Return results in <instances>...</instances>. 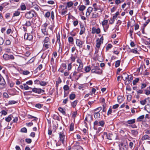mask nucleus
Returning a JSON list of instances; mask_svg holds the SVG:
<instances>
[{
  "label": "nucleus",
  "mask_w": 150,
  "mask_h": 150,
  "mask_svg": "<svg viewBox=\"0 0 150 150\" xmlns=\"http://www.w3.org/2000/svg\"><path fill=\"white\" fill-rule=\"evenodd\" d=\"M64 143H62V142L59 140L57 142H56L55 141H53L52 144L53 146H51L53 148V149L56 150L57 149H60L61 148V146L64 144Z\"/></svg>",
  "instance_id": "1"
},
{
  "label": "nucleus",
  "mask_w": 150,
  "mask_h": 150,
  "mask_svg": "<svg viewBox=\"0 0 150 150\" xmlns=\"http://www.w3.org/2000/svg\"><path fill=\"white\" fill-rule=\"evenodd\" d=\"M79 144V143L76 142L71 147L69 146L67 148V150H83L82 147Z\"/></svg>",
  "instance_id": "2"
},
{
  "label": "nucleus",
  "mask_w": 150,
  "mask_h": 150,
  "mask_svg": "<svg viewBox=\"0 0 150 150\" xmlns=\"http://www.w3.org/2000/svg\"><path fill=\"white\" fill-rule=\"evenodd\" d=\"M37 13L33 10H31L27 12L25 14L26 18L29 19L32 18L33 17H36Z\"/></svg>",
  "instance_id": "3"
},
{
  "label": "nucleus",
  "mask_w": 150,
  "mask_h": 150,
  "mask_svg": "<svg viewBox=\"0 0 150 150\" xmlns=\"http://www.w3.org/2000/svg\"><path fill=\"white\" fill-rule=\"evenodd\" d=\"M93 10H94L95 11H97L98 10H100V11L99 12L101 14L102 13V12L104 10V9L100 4L97 5L96 3H94L93 4Z\"/></svg>",
  "instance_id": "4"
},
{
  "label": "nucleus",
  "mask_w": 150,
  "mask_h": 150,
  "mask_svg": "<svg viewBox=\"0 0 150 150\" xmlns=\"http://www.w3.org/2000/svg\"><path fill=\"white\" fill-rule=\"evenodd\" d=\"M32 91L35 93H37L39 94H43L45 92V90L42 89L40 88H32Z\"/></svg>",
  "instance_id": "5"
},
{
  "label": "nucleus",
  "mask_w": 150,
  "mask_h": 150,
  "mask_svg": "<svg viewBox=\"0 0 150 150\" xmlns=\"http://www.w3.org/2000/svg\"><path fill=\"white\" fill-rule=\"evenodd\" d=\"M51 15V17L52 21H53L54 18V12L53 11H52L50 13L49 11L47 12L45 15V17L49 18Z\"/></svg>",
  "instance_id": "6"
},
{
  "label": "nucleus",
  "mask_w": 150,
  "mask_h": 150,
  "mask_svg": "<svg viewBox=\"0 0 150 150\" xmlns=\"http://www.w3.org/2000/svg\"><path fill=\"white\" fill-rule=\"evenodd\" d=\"M102 108L101 107H98L96 109H95V111H96L97 110H99L97 112H94V117L95 119H98L100 117V114L99 112L101 110Z\"/></svg>",
  "instance_id": "7"
},
{
  "label": "nucleus",
  "mask_w": 150,
  "mask_h": 150,
  "mask_svg": "<svg viewBox=\"0 0 150 150\" xmlns=\"http://www.w3.org/2000/svg\"><path fill=\"white\" fill-rule=\"evenodd\" d=\"M76 46L78 47L79 49L82 47L84 43V41L81 40L79 39H76Z\"/></svg>",
  "instance_id": "8"
},
{
  "label": "nucleus",
  "mask_w": 150,
  "mask_h": 150,
  "mask_svg": "<svg viewBox=\"0 0 150 150\" xmlns=\"http://www.w3.org/2000/svg\"><path fill=\"white\" fill-rule=\"evenodd\" d=\"M103 36L101 37L99 39L97 40L96 47H97V48L99 49L100 48L101 44L103 43Z\"/></svg>",
  "instance_id": "9"
},
{
  "label": "nucleus",
  "mask_w": 150,
  "mask_h": 150,
  "mask_svg": "<svg viewBox=\"0 0 150 150\" xmlns=\"http://www.w3.org/2000/svg\"><path fill=\"white\" fill-rule=\"evenodd\" d=\"M59 140L62 142V143H64L65 139V136L63 132H60L59 133Z\"/></svg>",
  "instance_id": "10"
},
{
  "label": "nucleus",
  "mask_w": 150,
  "mask_h": 150,
  "mask_svg": "<svg viewBox=\"0 0 150 150\" xmlns=\"http://www.w3.org/2000/svg\"><path fill=\"white\" fill-rule=\"evenodd\" d=\"M57 40L56 42H58V43L59 44V51H60V49H61V51L62 52V48L61 47V43L60 42V36L59 33L57 35Z\"/></svg>",
  "instance_id": "11"
},
{
  "label": "nucleus",
  "mask_w": 150,
  "mask_h": 150,
  "mask_svg": "<svg viewBox=\"0 0 150 150\" xmlns=\"http://www.w3.org/2000/svg\"><path fill=\"white\" fill-rule=\"evenodd\" d=\"M93 9V8L91 7H88L87 9L86 10V16L88 18L89 16H90L91 13Z\"/></svg>",
  "instance_id": "12"
},
{
  "label": "nucleus",
  "mask_w": 150,
  "mask_h": 150,
  "mask_svg": "<svg viewBox=\"0 0 150 150\" xmlns=\"http://www.w3.org/2000/svg\"><path fill=\"white\" fill-rule=\"evenodd\" d=\"M103 135L104 136H106L107 139H108L111 140L112 139L113 135L111 133H109L108 134L106 132H104L103 133Z\"/></svg>",
  "instance_id": "13"
},
{
  "label": "nucleus",
  "mask_w": 150,
  "mask_h": 150,
  "mask_svg": "<svg viewBox=\"0 0 150 150\" xmlns=\"http://www.w3.org/2000/svg\"><path fill=\"white\" fill-rule=\"evenodd\" d=\"M92 18H95L99 17L100 15L97 12V11H95L94 10H93V12L92 13Z\"/></svg>",
  "instance_id": "14"
},
{
  "label": "nucleus",
  "mask_w": 150,
  "mask_h": 150,
  "mask_svg": "<svg viewBox=\"0 0 150 150\" xmlns=\"http://www.w3.org/2000/svg\"><path fill=\"white\" fill-rule=\"evenodd\" d=\"M100 30L99 28L96 29L95 27H93L92 29L91 33L93 34H94L96 33L97 34H98L100 33Z\"/></svg>",
  "instance_id": "15"
},
{
  "label": "nucleus",
  "mask_w": 150,
  "mask_h": 150,
  "mask_svg": "<svg viewBox=\"0 0 150 150\" xmlns=\"http://www.w3.org/2000/svg\"><path fill=\"white\" fill-rule=\"evenodd\" d=\"M91 72L92 73H95L98 74H100L102 73V70H99L98 71L97 70H95L94 69H92L91 70Z\"/></svg>",
  "instance_id": "16"
},
{
  "label": "nucleus",
  "mask_w": 150,
  "mask_h": 150,
  "mask_svg": "<svg viewBox=\"0 0 150 150\" xmlns=\"http://www.w3.org/2000/svg\"><path fill=\"white\" fill-rule=\"evenodd\" d=\"M43 49H44V50H46L48 49L49 48V46L50 45V43H45L43 42Z\"/></svg>",
  "instance_id": "17"
},
{
  "label": "nucleus",
  "mask_w": 150,
  "mask_h": 150,
  "mask_svg": "<svg viewBox=\"0 0 150 150\" xmlns=\"http://www.w3.org/2000/svg\"><path fill=\"white\" fill-rule=\"evenodd\" d=\"M133 79V77L132 75H128L127 81H126V82L127 83V84L130 83Z\"/></svg>",
  "instance_id": "18"
},
{
  "label": "nucleus",
  "mask_w": 150,
  "mask_h": 150,
  "mask_svg": "<svg viewBox=\"0 0 150 150\" xmlns=\"http://www.w3.org/2000/svg\"><path fill=\"white\" fill-rule=\"evenodd\" d=\"M86 8V6L83 5H80L78 7L79 10L81 11H83L85 10Z\"/></svg>",
  "instance_id": "19"
},
{
  "label": "nucleus",
  "mask_w": 150,
  "mask_h": 150,
  "mask_svg": "<svg viewBox=\"0 0 150 150\" xmlns=\"http://www.w3.org/2000/svg\"><path fill=\"white\" fill-rule=\"evenodd\" d=\"M128 75L126 73H124L122 75V77L123 80L124 81H126L127 80L128 77Z\"/></svg>",
  "instance_id": "20"
},
{
  "label": "nucleus",
  "mask_w": 150,
  "mask_h": 150,
  "mask_svg": "<svg viewBox=\"0 0 150 150\" xmlns=\"http://www.w3.org/2000/svg\"><path fill=\"white\" fill-rule=\"evenodd\" d=\"M135 119H133L127 120L126 122V123L129 125H131L134 123L135 122Z\"/></svg>",
  "instance_id": "21"
},
{
  "label": "nucleus",
  "mask_w": 150,
  "mask_h": 150,
  "mask_svg": "<svg viewBox=\"0 0 150 150\" xmlns=\"http://www.w3.org/2000/svg\"><path fill=\"white\" fill-rule=\"evenodd\" d=\"M85 31V28L83 26H81V30L79 33V34L80 35H82L83 34L84 32Z\"/></svg>",
  "instance_id": "22"
},
{
  "label": "nucleus",
  "mask_w": 150,
  "mask_h": 150,
  "mask_svg": "<svg viewBox=\"0 0 150 150\" xmlns=\"http://www.w3.org/2000/svg\"><path fill=\"white\" fill-rule=\"evenodd\" d=\"M41 31L42 33L45 35H47L48 33L47 31V28H43L41 29Z\"/></svg>",
  "instance_id": "23"
},
{
  "label": "nucleus",
  "mask_w": 150,
  "mask_h": 150,
  "mask_svg": "<svg viewBox=\"0 0 150 150\" xmlns=\"http://www.w3.org/2000/svg\"><path fill=\"white\" fill-rule=\"evenodd\" d=\"M74 4L73 3L72 1H69L67 3V6L66 8H70Z\"/></svg>",
  "instance_id": "24"
},
{
  "label": "nucleus",
  "mask_w": 150,
  "mask_h": 150,
  "mask_svg": "<svg viewBox=\"0 0 150 150\" xmlns=\"http://www.w3.org/2000/svg\"><path fill=\"white\" fill-rule=\"evenodd\" d=\"M83 64H79V65L77 68V71L79 72L81 71L82 69L83 68Z\"/></svg>",
  "instance_id": "25"
},
{
  "label": "nucleus",
  "mask_w": 150,
  "mask_h": 150,
  "mask_svg": "<svg viewBox=\"0 0 150 150\" xmlns=\"http://www.w3.org/2000/svg\"><path fill=\"white\" fill-rule=\"evenodd\" d=\"M43 42L45 43H50V39L49 37H46L43 40Z\"/></svg>",
  "instance_id": "26"
},
{
  "label": "nucleus",
  "mask_w": 150,
  "mask_h": 150,
  "mask_svg": "<svg viewBox=\"0 0 150 150\" xmlns=\"http://www.w3.org/2000/svg\"><path fill=\"white\" fill-rule=\"evenodd\" d=\"M20 14V12L16 11H14L13 13V17H14L16 16H19Z\"/></svg>",
  "instance_id": "27"
},
{
  "label": "nucleus",
  "mask_w": 150,
  "mask_h": 150,
  "mask_svg": "<svg viewBox=\"0 0 150 150\" xmlns=\"http://www.w3.org/2000/svg\"><path fill=\"white\" fill-rule=\"evenodd\" d=\"M23 85L24 86V88L25 90H27L32 89V88L29 87L27 85V84H26V83H23Z\"/></svg>",
  "instance_id": "28"
},
{
  "label": "nucleus",
  "mask_w": 150,
  "mask_h": 150,
  "mask_svg": "<svg viewBox=\"0 0 150 150\" xmlns=\"http://www.w3.org/2000/svg\"><path fill=\"white\" fill-rule=\"evenodd\" d=\"M68 40L69 42L70 43H71V44H73L74 43V39L71 36H70L68 38Z\"/></svg>",
  "instance_id": "29"
},
{
  "label": "nucleus",
  "mask_w": 150,
  "mask_h": 150,
  "mask_svg": "<svg viewBox=\"0 0 150 150\" xmlns=\"http://www.w3.org/2000/svg\"><path fill=\"white\" fill-rule=\"evenodd\" d=\"M20 8L21 10H25L26 9V7L24 3H22L21 4Z\"/></svg>",
  "instance_id": "30"
},
{
  "label": "nucleus",
  "mask_w": 150,
  "mask_h": 150,
  "mask_svg": "<svg viewBox=\"0 0 150 150\" xmlns=\"http://www.w3.org/2000/svg\"><path fill=\"white\" fill-rule=\"evenodd\" d=\"M131 133L134 135L136 136L138 134V132L136 130H132L131 131Z\"/></svg>",
  "instance_id": "31"
},
{
  "label": "nucleus",
  "mask_w": 150,
  "mask_h": 150,
  "mask_svg": "<svg viewBox=\"0 0 150 150\" xmlns=\"http://www.w3.org/2000/svg\"><path fill=\"white\" fill-rule=\"evenodd\" d=\"M105 124V123L104 121L101 120L99 122L98 126H100L101 127H104Z\"/></svg>",
  "instance_id": "32"
},
{
  "label": "nucleus",
  "mask_w": 150,
  "mask_h": 150,
  "mask_svg": "<svg viewBox=\"0 0 150 150\" xmlns=\"http://www.w3.org/2000/svg\"><path fill=\"white\" fill-rule=\"evenodd\" d=\"M75 95L74 93H71L69 95V98L70 100H74L75 98Z\"/></svg>",
  "instance_id": "33"
},
{
  "label": "nucleus",
  "mask_w": 150,
  "mask_h": 150,
  "mask_svg": "<svg viewBox=\"0 0 150 150\" xmlns=\"http://www.w3.org/2000/svg\"><path fill=\"white\" fill-rule=\"evenodd\" d=\"M78 101L75 100L71 104V106L74 108L77 104Z\"/></svg>",
  "instance_id": "34"
},
{
  "label": "nucleus",
  "mask_w": 150,
  "mask_h": 150,
  "mask_svg": "<svg viewBox=\"0 0 150 150\" xmlns=\"http://www.w3.org/2000/svg\"><path fill=\"white\" fill-rule=\"evenodd\" d=\"M139 81V79L138 78H135L133 81V85H135Z\"/></svg>",
  "instance_id": "35"
},
{
  "label": "nucleus",
  "mask_w": 150,
  "mask_h": 150,
  "mask_svg": "<svg viewBox=\"0 0 150 150\" xmlns=\"http://www.w3.org/2000/svg\"><path fill=\"white\" fill-rule=\"evenodd\" d=\"M3 57L6 60H9V55L7 54H4L3 55Z\"/></svg>",
  "instance_id": "36"
},
{
  "label": "nucleus",
  "mask_w": 150,
  "mask_h": 150,
  "mask_svg": "<svg viewBox=\"0 0 150 150\" xmlns=\"http://www.w3.org/2000/svg\"><path fill=\"white\" fill-rule=\"evenodd\" d=\"M91 70V68L89 66H87L85 67V71L86 72H89Z\"/></svg>",
  "instance_id": "37"
},
{
  "label": "nucleus",
  "mask_w": 150,
  "mask_h": 150,
  "mask_svg": "<svg viewBox=\"0 0 150 150\" xmlns=\"http://www.w3.org/2000/svg\"><path fill=\"white\" fill-rule=\"evenodd\" d=\"M59 111L61 112L63 115H65L66 114L64 110L61 107H59L58 108Z\"/></svg>",
  "instance_id": "38"
},
{
  "label": "nucleus",
  "mask_w": 150,
  "mask_h": 150,
  "mask_svg": "<svg viewBox=\"0 0 150 150\" xmlns=\"http://www.w3.org/2000/svg\"><path fill=\"white\" fill-rule=\"evenodd\" d=\"M120 60H118L115 62V66L116 67H118L120 64Z\"/></svg>",
  "instance_id": "39"
},
{
  "label": "nucleus",
  "mask_w": 150,
  "mask_h": 150,
  "mask_svg": "<svg viewBox=\"0 0 150 150\" xmlns=\"http://www.w3.org/2000/svg\"><path fill=\"white\" fill-rule=\"evenodd\" d=\"M142 140H145L149 139V136L147 134H145L143 136L142 138Z\"/></svg>",
  "instance_id": "40"
},
{
  "label": "nucleus",
  "mask_w": 150,
  "mask_h": 150,
  "mask_svg": "<svg viewBox=\"0 0 150 150\" xmlns=\"http://www.w3.org/2000/svg\"><path fill=\"white\" fill-rule=\"evenodd\" d=\"M53 118L54 119L57 120L58 121L60 120L59 117L57 115L54 114L53 116Z\"/></svg>",
  "instance_id": "41"
},
{
  "label": "nucleus",
  "mask_w": 150,
  "mask_h": 150,
  "mask_svg": "<svg viewBox=\"0 0 150 150\" xmlns=\"http://www.w3.org/2000/svg\"><path fill=\"white\" fill-rule=\"evenodd\" d=\"M144 115H142L141 116H140L137 119V120L138 121H140L142 120L144 118Z\"/></svg>",
  "instance_id": "42"
},
{
  "label": "nucleus",
  "mask_w": 150,
  "mask_h": 150,
  "mask_svg": "<svg viewBox=\"0 0 150 150\" xmlns=\"http://www.w3.org/2000/svg\"><path fill=\"white\" fill-rule=\"evenodd\" d=\"M11 116L9 115L7 117L5 118V120L7 122H9L11 120Z\"/></svg>",
  "instance_id": "43"
},
{
  "label": "nucleus",
  "mask_w": 150,
  "mask_h": 150,
  "mask_svg": "<svg viewBox=\"0 0 150 150\" xmlns=\"http://www.w3.org/2000/svg\"><path fill=\"white\" fill-rule=\"evenodd\" d=\"M47 82L45 81H40V84L42 86H44L47 85Z\"/></svg>",
  "instance_id": "44"
},
{
  "label": "nucleus",
  "mask_w": 150,
  "mask_h": 150,
  "mask_svg": "<svg viewBox=\"0 0 150 150\" xmlns=\"http://www.w3.org/2000/svg\"><path fill=\"white\" fill-rule=\"evenodd\" d=\"M52 142H53V141L51 142H47V145H48V147L49 148H51L52 149H53V148H52V147H51V146H53L52 144Z\"/></svg>",
  "instance_id": "45"
},
{
  "label": "nucleus",
  "mask_w": 150,
  "mask_h": 150,
  "mask_svg": "<svg viewBox=\"0 0 150 150\" xmlns=\"http://www.w3.org/2000/svg\"><path fill=\"white\" fill-rule=\"evenodd\" d=\"M74 124L73 123H71L69 127V129L70 131H72L74 129Z\"/></svg>",
  "instance_id": "46"
},
{
  "label": "nucleus",
  "mask_w": 150,
  "mask_h": 150,
  "mask_svg": "<svg viewBox=\"0 0 150 150\" xmlns=\"http://www.w3.org/2000/svg\"><path fill=\"white\" fill-rule=\"evenodd\" d=\"M63 89L64 91H67L69 90V87L68 85H65L63 87Z\"/></svg>",
  "instance_id": "47"
},
{
  "label": "nucleus",
  "mask_w": 150,
  "mask_h": 150,
  "mask_svg": "<svg viewBox=\"0 0 150 150\" xmlns=\"http://www.w3.org/2000/svg\"><path fill=\"white\" fill-rule=\"evenodd\" d=\"M137 94H143L144 93V91L142 89L137 90Z\"/></svg>",
  "instance_id": "48"
},
{
  "label": "nucleus",
  "mask_w": 150,
  "mask_h": 150,
  "mask_svg": "<svg viewBox=\"0 0 150 150\" xmlns=\"http://www.w3.org/2000/svg\"><path fill=\"white\" fill-rule=\"evenodd\" d=\"M145 99L144 100H141L140 101V104L142 105H144L145 104L146 102V100L147 99Z\"/></svg>",
  "instance_id": "49"
},
{
  "label": "nucleus",
  "mask_w": 150,
  "mask_h": 150,
  "mask_svg": "<svg viewBox=\"0 0 150 150\" xmlns=\"http://www.w3.org/2000/svg\"><path fill=\"white\" fill-rule=\"evenodd\" d=\"M17 102H16L14 100H9L8 101V104L10 105L16 103Z\"/></svg>",
  "instance_id": "50"
},
{
  "label": "nucleus",
  "mask_w": 150,
  "mask_h": 150,
  "mask_svg": "<svg viewBox=\"0 0 150 150\" xmlns=\"http://www.w3.org/2000/svg\"><path fill=\"white\" fill-rule=\"evenodd\" d=\"M108 23V21L107 20H105L102 22V25L103 26L107 25Z\"/></svg>",
  "instance_id": "51"
},
{
  "label": "nucleus",
  "mask_w": 150,
  "mask_h": 150,
  "mask_svg": "<svg viewBox=\"0 0 150 150\" xmlns=\"http://www.w3.org/2000/svg\"><path fill=\"white\" fill-rule=\"evenodd\" d=\"M103 29H104V30L105 32H106L108 28L109 27V25H104L103 26Z\"/></svg>",
  "instance_id": "52"
},
{
  "label": "nucleus",
  "mask_w": 150,
  "mask_h": 150,
  "mask_svg": "<svg viewBox=\"0 0 150 150\" xmlns=\"http://www.w3.org/2000/svg\"><path fill=\"white\" fill-rule=\"evenodd\" d=\"M76 59V58L74 56H73L72 55V56L71 57V63L72 62H75V60Z\"/></svg>",
  "instance_id": "53"
},
{
  "label": "nucleus",
  "mask_w": 150,
  "mask_h": 150,
  "mask_svg": "<svg viewBox=\"0 0 150 150\" xmlns=\"http://www.w3.org/2000/svg\"><path fill=\"white\" fill-rule=\"evenodd\" d=\"M112 45L111 44H109L106 47V50L107 51L109 49H110L112 47Z\"/></svg>",
  "instance_id": "54"
},
{
  "label": "nucleus",
  "mask_w": 150,
  "mask_h": 150,
  "mask_svg": "<svg viewBox=\"0 0 150 150\" xmlns=\"http://www.w3.org/2000/svg\"><path fill=\"white\" fill-rule=\"evenodd\" d=\"M21 132H23L26 133L27 129L25 127H23L21 129Z\"/></svg>",
  "instance_id": "55"
},
{
  "label": "nucleus",
  "mask_w": 150,
  "mask_h": 150,
  "mask_svg": "<svg viewBox=\"0 0 150 150\" xmlns=\"http://www.w3.org/2000/svg\"><path fill=\"white\" fill-rule=\"evenodd\" d=\"M35 107L36 108H40L42 107V105L40 103L37 104L35 105Z\"/></svg>",
  "instance_id": "56"
},
{
  "label": "nucleus",
  "mask_w": 150,
  "mask_h": 150,
  "mask_svg": "<svg viewBox=\"0 0 150 150\" xmlns=\"http://www.w3.org/2000/svg\"><path fill=\"white\" fill-rule=\"evenodd\" d=\"M99 122L97 120L95 121L93 123L94 128H95V126L96 125L98 126Z\"/></svg>",
  "instance_id": "57"
},
{
  "label": "nucleus",
  "mask_w": 150,
  "mask_h": 150,
  "mask_svg": "<svg viewBox=\"0 0 150 150\" xmlns=\"http://www.w3.org/2000/svg\"><path fill=\"white\" fill-rule=\"evenodd\" d=\"M4 42V40L1 37H0V45H2Z\"/></svg>",
  "instance_id": "58"
},
{
  "label": "nucleus",
  "mask_w": 150,
  "mask_h": 150,
  "mask_svg": "<svg viewBox=\"0 0 150 150\" xmlns=\"http://www.w3.org/2000/svg\"><path fill=\"white\" fill-rule=\"evenodd\" d=\"M67 12V11L66 10L64 9L62 10L61 12V15L62 16H64L65 15Z\"/></svg>",
  "instance_id": "59"
},
{
  "label": "nucleus",
  "mask_w": 150,
  "mask_h": 150,
  "mask_svg": "<svg viewBox=\"0 0 150 150\" xmlns=\"http://www.w3.org/2000/svg\"><path fill=\"white\" fill-rule=\"evenodd\" d=\"M25 25L27 26H29L31 25V23L30 21H27L26 23L24 24Z\"/></svg>",
  "instance_id": "60"
},
{
  "label": "nucleus",
  "mask_w": 150,
  "mask_h": 150,
  "mask_svg": "<svg viewBox=\"0 0 150 150\" xmlns=\"http://www.w3.org/2000/svg\"><path fill=\"white\" fill-rule=\"evenodd\" d=\"M35 58L33 57V58H32L30 60H29L28 62V63H29V64H30V63H31L32 62H33L34 60H35Z\"/></svg>",
  "instance_id": "61"
},
{
  "label": "nucleus",
  "mask_w": 150,
  "mask_h": 150,
  "mask_svg": "<svg viewBox=\"0 0 150 150\" xmlns=\"http://www.w3.org/2000/svg\"><path fill=\"white\" fill-rule=\"evenodd\" d=\"M145 94L148 95L150 94V91L146 89L145 90Z\"/></svg>",
  "instance_id": "62"
},
{
  "label": "nucleus",
  "mask_w": 150,
  "mask_h": 150,
  "mask_svg": "<svg viewBox=\"0 0 150 150\" xmlns=\"http://www.w3.org/2000/svg\"><path fill=\"white\" fill-rule=\"evenodd\" d=\"M33 39V37L32 35L30 34L28 36V40H29V41Z\"/></svg>",
  "instance_id": "63"
},
{
  "label": "nucleus",
  "mask_w": 150,
  "mask_h": 150,
  "mask_svg": "<svg viewBox=\"0 0 150 150\" xmlns=\"http://www.w3.org/2000/svg\"><path fill=\"white\" fill-rule=\"evenodd\" d=\"M120 150H127V148L125 145L123 146L122 148H120Z\"/></svg>",
  "instance_id": "64"
}]
</instances>
